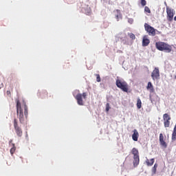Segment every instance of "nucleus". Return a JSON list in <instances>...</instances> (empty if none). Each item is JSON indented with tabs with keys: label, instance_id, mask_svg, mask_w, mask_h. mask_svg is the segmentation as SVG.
<instances>
[{
	"label": "nucleus",
	"instance_id": "obj_24",
	"mask_svg": "<svg viewBox=\"0 0 176 176\" xmlns=\"http://www.w3.org/2000/svg\"><path fill=\"white\" fill-rule=\"evenodd\" d=\"M96 76V82H101V78L100 77V74H95Z\"/></svg>",
	"mask_w": 176,
	"mask_h": 176
},
{
	"label": "nucleus",
	"instance_id": "obj_10",
	"mask_svg": "<svg viewBox=\"0 0 176 176\" xmlns=\"http://www.w3.org/2000/svg\"><path fill=\"white\" fill-rule=\"evenodd\" d=\"M12 142H13V140H10L9 141V144L12 147L10 150V152L12 156H13V155L14 154V152H16V145L14 144V143H12Z\"/></svg>",
	"mask_w": 176,
	"mask_h": 176
},
{
	"label": "nucleus",
	"instance_id": "obj_13",
	"mask_svg": "<svg viewBox=\"0 0 176 176\" xmlns=\"http://www.w3.org/2000/svg\"><path fill=\"white\" fill-rule=\"evenodd\" d=\"M151 43V41L148 38V36H144L142 39V46H148Z\"/></svg>",
	"mask_w": 176,
	"mask_h": 176
},
{
	"label": "nucleus",
	"instance_id": "obj_22",
	"mask_svg": "<svg viewBox=\"0 0 176 176\" xmlns=\"http://www.w3.org/2000/svg\"><path fill=\"white\" fill-rule=\"evenodd\" d=\"M144 12H146V13H151V9L149 8V7L145 6L144 7Z\"/></svg>",
	"mask_w": 176,
	"mask_h": 176
},
{
	"label": "nucleus",
	"instance_id": "obj_7",
	"mask_svg": "<svg viewBox=\"0 0 176 176\" xmlns=\"http://www.w3.org/2000/svg\"><path fill=\"white\" fill-rule=\"evenodd\" d=\"M145 30L148 32L150 36H155L156 35V30L148 23L144 24Z\"/></svg>",
	"mask_w": 176,
	"mask_h": 176
},
{
	"label": "nucleus",
	"instance_id": "obj_2",
	"mask_svg": "<svg viewBox=\"0 0 176 176\" xmlns=\"http://www.w3.org/2000/svg\"><path fill=\"white\" fill-rule=\"evenodd\" d=\"M155 47L160 52H165V53H171L173 52V47L168 43L162 41L155 43Z\"/></svg>",
	"mask_w": 176,
	"mask_h": 176
},
{
	"label": "nucleus",
	"instance_id": "obj_28",
	"mask_svg": "<svg viewBox=\"0 0 176 176\" xmlns=\"http://www.w3.org/2000/svg\"><path fill=\"white\" fill-rule=\"evenodd\" d=\"M3 87V83L0 82V89H2Z\"/></svg>",
	"mask_w": 176,
	"mask_h": 176
},
{
	"label": "nucleus",
	"instance_id": "obj_21",
	"mask_svg": "<svg viewBox=\"0 0 176 176\" xmlns=\"http://www.w3.org/2000/svg\"><path fill=\"white\" fill-rule=\"evenodd\" d=\"M157 166H158L157 164L155 163L154 164V167L152 168V173H153V174H156V171L157 170Z\"/></svg>",
	"mask_w": 176,
	"mask_h": 176
},
{
	"label": "nucleus",
	"instance_id": "obj_11",
	"mask_svg": "<svg viewBox=\"0 0 176 176\" xmlns=\"http://www.w3.org/2000/svg\"><path fill=\"white\" fill-rule=\"evenodd\" d=\"M160 144L163 148H167V143L164 141V137L163 136V133L160 134Z\"/></svg>",
	"mask_w": 176,
	"mask_h": 176
},
{
	"label": "nucleus",
	"instance_id": "obj_26",
	"mask_svg": "<svg viewBox=\"0 0 176 176\" xmlns=\"http://www.w3.org/2000/svg\"><path fill=\"white\" fill-rule=\"evenodd\" d=\"M129 38H131V39H135V35L133 33L129 34Z\"/></svg>",
	"mask_w": 176,
	"mask_h": 176
},
{
	"label": "nucleus",
	"instance_id": "obj_12",
	"mask_svg": "<svg viewBox=\"0 0 176 176\" xmlns=\"http://www.w3.org/2000/svg\"><path fill=\"white\" fill-rule=\"evenodd\" d=\"M133 134H132V140L134 141L137 142L138 141V137H140V133H138V131L137 129H134L133 131Z\"/></svg>",
	"mask_w": 176,
	"mask_h": 176
},
{
	"label": "nucleus",
	"instance_id": "obj_16",
	"mask_svg": "<svg viewBox=\"0 0 176 176\" xmlns=\"http://www.w3.org/2000/svg\"><path fill=\"white\" fill-rule=\"evenodd\" d=\"M140 164V157H133V167H137Z\"/></svg>",
	"mask_w": 176,
	"mask_h": 176
},
{
	"label": "nucleus",
	"instance_id": "obj_6",
	"mask_svg": "<svg viewBox=\"0 0 176 176\" xmlns=\"http://www.w3.org/2000/svg\"><path fill=\"white\" fill-rule=\"evenodd\" d=\"M166 19L168 21H173L174 19V15L175 14V11L174 10V9L166 6Z\"/></svg>",
	"mask_w": 176,
	"mask_h": 176
},
{
	"label": "nucleus",
	"instance_id": "obj_19",
	"mask_svg": "<svg viewBox=\"0 0 176 176\" xmlns=\"http://www.w3.org/2000/svg\"><path fill=\"white\" fill-rule=\"evenodd\" d=\"M137 108L138 109H141V107H142V102H141V99L138 98V100H137Z\"/></svg>",
	"mask_w": 176,
	"mask_h": 176
},
{
	"label": "nucleus",
	"instance_id": "obj_14",
	"mask_svg": "<svg viewBox=\"0 0 176 176\" xmlns=\"http://www.w3.org/2000/svg\"><path fill=\"white\" fill-rule=\"evenodd\" d=\"M132 155H133V157H140V153L138 152V149L136 148H132Z\"/></svg>",
	"mask_w": 176,
	"mask_h": 176
},
{
	"label": "nucleus",
	"instance_id": "obj_1",
	"mask_svg": "<svg viewBox=\"0 0 176 176\" xmlns=\"http://www.w3.org/2000/svg\"><path fill=\"white\" fill-rule=\"evenodd\" d=\"M16 113L21 124H24L25 119L28 118V107L24 103L21 105L19 100L16 101Z\"/></svg>",
	"mask_w": 176,
	"mask_h": 176
},
{
	"label": "nucleus",
	"instance_id": "obj_5",
	"mask_svg": "<svg viewBox=\"0 0 176 176\" xmlns=\"http://www.w3.org/2000/svg\"><path fill=\"white\" fill-rule=\"evenodd\" d=\"M13 124L16 135L18 137H23V129L19 126V120L16 118L14 119Z\"/></svg>",
	"mask_w": 176,
	"mask_h": 176
},
{
	"label": "nucleus",
	"instance_id": "obj_8",
	"mask_svg": "<svg viewBox=\"0 0 176 176\" xmlns=\"http://www.w3.org/2000/svg\"><path fill=\"white\" fill-rule=\"evenodd\" d=\"M164 126L165 128L170 127V123L171 120V117L168 113H164L163 115Z\"/></svg>",
	"mask_w": 176,
	"mask_h": 176
},
{
	"label": "nucleus",
	"instance_id": "obj_17",
	"mask_svg": "<svg viewBox=\"0 0 176 176\" xmlns=\"http://www.w3.org/2000/svg\"><path fill=\"white\" fill-rule=\"evenodd\" d=\"M147 90H150L151 93H153L155 91V89H153V85H152V82H148L147 87H146Z\"/></svg>",
	"mask_w": 176,
	"mask_h": 176
},
{
	"label": "nucleus",
	"instance_id": "obj_20",
	"mask_svg": "<svg viewBox=\"0 0 176 176\" xmlns=\"http://www.w3.org/2000/svg\"><path fill=\"white\" fill-rule=\"evenodd\" d=\"M10 90H11V91H13V85H10L9 90L7 91V92H6L8 97H11V96H12V94H11V92H10Z\"/></svg>",
	"mask_w": 176,
	"mask_h": 176
},
{
	"label": "nucleus",
	"instance_id": "obj_15",
	"mask_svg": "<svg viewBox=\"0 0 176 176\" xmlns=\"http://www.w3.org/2000/svg\"><path fill=\"white\" fill-rule=\"evenodd\" d=\"M153 163H155V159L154 158H152L150 160L148 159H147L146 160V164L148 167H151V166H153Z\"/></svg>",
	"mask_w": 176,
	"mask_h": 176
},
{
	"label": "nucleus",
	"instance_id": "obj_30",
	"mask_svg": "<svg viewBox=\"0 0 176 176\" xmlns=\"http://www.w3.org/2000/svg\"><path fill=\"white\" fill-rule=\"evenodd\" d=\"M175 79H176V76H175Z\"/></svg>",
	"mask_w": 176,
	"mask_h": 176
},
{
	"label": "nucleus",
	"instance_id": "obj_25",
	"mask_svg": "<svg viewBox=\"0 0 176 176\" xmlns=\"http://www.w3.org/2000/svg\"><path fill=\"white\" fill-rule=\"evenodd\" d=\"M109 109H111V107H109V103H107V104H106V112H109Z\"/></svg>",
	"mask_w": 176,
	"mask_h": 176
},
{
	"label": "nucleus",
	"instance_id": "obj_4",
	"mask_svg": "<svg viewBox=\"0 0 176 176\" xmlns=\"http://www.w3.org/2000/svg\"><path fill=\"white\" fill-rule=\"evenodd\" d=\"M75 98L78 105H85V102H83V98L84 100H86V98H87V93L84 92L82 94H78L75 96Z\"/></svg>",
	"mask_w": 176,
	"mask_h": 176
},
{
	"label": "nucleus",
	"instance_id": "obj_3",
	"mask_svg": "<svg viewBox=\"0 0 176 176\" xmlns=\"http://www.w3.org/2000/svg\"><path fill=\"white\" fill-rule=\"evenodd\" d=\"M116 85L118 89H120L124 93H128L129 91V84L124 80L117 79L116 81Z\"/></svg>",
	"mask_w": 176,
	"mask_h": 176
},
{
	"label": "nucleus",
	"instance_id": "obj_27",
	"mask_svg": "<svg viewBox=\"0 0 176 176\" xmlns=\"http://www.w3.org/2000/svg\"><path fill=\"white\" fill-rule=\"evenodd\" d=\"M128 21H129V23H130V24H133V21H134L133 20V19H129L128 20Z\"/></svg>",
	"mask_w": 176,
	"mask_h": 176
},
{
	"label": "nucleus",
	"instance_id": "obj_29",
	"mask_svg": "<svg viewBox=\"0 0 176 176\" xmlns=\"http://www.w3.org/2000/svg\"><path fill=\"white\" fill-rule=\"evenodd\" d=\"M116 19H117L118 21H119V15H116Z\"/></svg>",
	"mask_w": 176,
	"mask_h": 176
},
{
	"label": "nucleus",
	"instance_id": "obj_9",
	"mask_svg": "<svg viewBox=\"0 0 176 176\" xmlns=\"http://www.w3.org/2000/svg\"><path fill=\"white\" fill-rule=\"evenodd\" d=\"M151 78L153 80H158V79H160V71L157 67H155L152 72Z\"/></svg>",
	"mask_w": 176,
	"mask_h": 176
},
{
	"label": "nucleus",
	"instance_id": "obj_18",
	"mask_svg": "<svg viewBox=\"0 0 176 176\" xmlns=\"http://www.w3.org/2000/svg\"><path fill=\"white\" fill-rule=\"evenodd\" d=\"M38 96L41 98H46V97H47V91H43L41 92H38Z\"/></svg>",
	"mask_w": 176,
	"mask_h": 176
},
{
	"label": "nucleus",
	"instance_id": "obj_23",
	"mask_svg": "<svg viewBox=\"0 0 176 176\" xmlns=\"http://www.w3.org/2000/svg\"><path fill=\"white\" fill-rule=\"evenodd\" d=\"M140 3L142 6H146V0H140Z\"/></svg>",
	"mask_w": 176,
	"mask_h": 176
}]
</instances>
